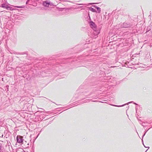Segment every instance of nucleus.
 <instances>
[{"label":"nucleus","instance_id":"obj_36","mask_svg":"<svg viewBox=\"0 0 152 152\" xmlns=\"http://www.w3.org/2000/svg\"><path fill=\"white\" fill-rule=\"evenodd\" d=\"M62 0H60V1H62Z\"/></svg>","mask_w":152,"mask_h":152},{"label":"nucleus","instance_id":"obj_24","mask_svg":"<svg viewBox=\"0 0 152 152\" xmlns=\"http://www.w3.org/2000/svg\"><path fill=\"white\" fill-rule=\"evenodd\" d=\"M97 101L96 100H92V102H97Z\"/></svg>","mask_w":152,"mask_h":152},{"label":"nucleus","instance_id":"obj_16","mask_svg":"<svg viewBox=\"0 0 152 152\" xmlns=\"http://www.w3.org/2000/svg\"><path fill=\"white\" fill-rule=\"evenodd\" d=\"M91 100V99H86V100H84V101L83 102H82L86 103V102H87V101H88V100H89V101H90Z\"/></svg>","mask_w":152,"mask_h":152},{"label":"nucleus","instance_id":"obj_7","mask_svg":"<svg viewBox=\"0 0 152 152\" xmlns=\"http://www.w3.org/2000/svg\"><path fill=\"white\" fill-rule=\"evenodd\" d=\"M7 10H18L17 9H14V8H12V7H10L9 6L8 7V8H7Z\"/></svg>","mask_w":152,"mask_h":152},{"label":"nucleus","instance_id":"obj_35","mask_svg":"<svg viewBox=\"0 0 152 152\" xmlns=\"http://www.w3.org/2000/svg\"><path fill=\"white\" fill-rule=\"evenodd\" d=\"M42 111H41V113H42Z\"/></svg>","mask_w":152,"mask_h":152},{"label":"nucleus","instance_id":"obj_18","mask_svg":"<svg viewBox=\"0 0 152 152\" xmlns=\"http://www.w3.org/2000/svg\"><path fill=\"white\" fill-rule=\"evenodd\" d=\"M133 101H131V102H128V103L126 104H125V105H126V104H130V103H133Z\"/></svg>","mask_w":152,"mask_h":152},{"label":"nucleus","instance_id":"obj_21","mask_svg":"<svg viewBox=\"0 0 152 152\" xmlns=\"http://www.w3.org/2000/svg\"><path fill=\"white\" fill-rule=\"evenodd\" d=\"M145 122H143L142 124H141V125L143 126V127H145V126H144V124H145Z\"/></svg>","mask_w":152,"mask_h":152},{"label":"nucleus","instance_id":"obj_15","mask_svg":"<svg viewBox=\"0 0 152 152\" xmlns=\"http://www.w3.org/2000/svg\"><path fill=\"white\" fill-rule=\"evenodd\" d=\"M88 17H89V21H91V17L90 16V14L89 12L88 13Z\"/></svg>","mask_w":152,"mask_h":152},{"label":"nucleus","instance_id":"obj_4","mask_svg":"<svg viewBox=\"0 0 152 152\" xmlns=\"http://www.w3.org/2000/svg\"><path fill=\"white\" fill-rule=\"evenodd\" d=\"M42 5L45 7H49L50 5V1L46 0L42 2Z\"/></svg>","mask_w":152,"mask_h":152},{"label":"nucleus","instance_id":"obj_19","mask_svg":"<svg viewBox=\"0 0 152 152\" xmlns=\"http://www.w3.org/2000/svg\"><path fill=\"white\" fill-rule=\"evenodd\" d=\"M142 144H143V145H144V147H145V148H149V147H146V146H145L144 145V143H143V140H142Z\"/></svg>","mask_w":152,"mask_h":152},{"label":"nucleus","instance_id":"obj_17","mask_svg":"<svg viewBox=\"0 0 152 152\" xmlns=\"http://www.w3.org/2000/svg\"><path fill=\"white\" fill-rule=\"evenodd\" d=\"M50 6H54V5L52 3H51L50 1Z\"/></svg>","mask_w":152,"mask_h":152},{"label":"nucleus","instance_id":"obj_11","mask_svg":"<svg viewBox=\"0 0 152 152\" xmlns=\"http://www.w3.org/2000/svg\"><path fill=\"white\" fill-rule=\"evenodd\" d=\"M150 128H149L147 130H146L145 132V133H144V134L143 135L142 137V139L143 138V137L145 136V135L146 133V132H147L150 129Z\"/></svg>","mask_w":152,"mask_h":152},{"label":"nucleus","instance_id":"obj_12","mask_svg":"<svg viewBox=\"0 0 152 152\" xmlns=\"http://www.w3.org/2000/svg\"><path fill=\"white\" fill-rule=\"evenodd\" d=\"M108 16L107 15H104V20H107L108 18Z\"/></svg>","mask_w":152,"mask_h":152},{"label":"nucleus","instance_id":"obj_31","mask_svg":"<svg viewBox=\"0 0 152 152\" xmlns=\"http://www.w3.org/2000/svg\"><path fill=\"white\" fill-rule=\"evenodd\" d=\"M1 144H0V149H1Z\"/></svg>","mask_w":152,"mask_h":152},{"label":"nucleus","instance_id":"obj_3","mask_svg":"<svg viewBox=\"0 0 152 152\" xmlns=\"http://www.w3.org/2000/svg\"><path fill=\"white\" fill-rule=\"evenodd\" d=\"M23 139L22 137L20 136H17L16 137V141L17 143L22 144L23 142Z\"/></svg>","mask_w":152,"mask_h":152},{"label":"nucleus","instance_id":"obj_2","mask_svg":"<svg viewBox=\"0 0 152 152\" xmlns=\"http://www.w3.org/2000/svg\"><path fill=\"white\" fill-rule=\"evenodd\" d=\"M89 23L90 27L94 31L96 32V35H97L100 33V31L98 29L97 26L95 23L92 21H89Z\"/></svg>","mask_w":152,"mask_h":152},{"label":"nucleus","instance_id":"obj_32","mask_svg":"<svg viewBox=\"0 0 152 152\" xmlns=\"http://www.w3.org/2000/svg\"><path fill=\"white\" fill-rule=\"evenodd\" d=\"M102 102V103H104V102Z\"/></svg>","mask_w":152,"mask_h":152},{"label":"nucleus","instance_id":"obj_6","mask_svg":"<svg viewBox=\"0 0 152 152\" xmlns=\"http://www.w3.org/2000/svg\"><path fill=\"white\" fill-rule=\"evenodd\" d=\"M8 5L6 4L5 3H3L1 4V7L2 8H5L7 9L8 7Z\"/></svg>","mask_w":152,"mask_h":152},{"label":"nucleus","instance_id":"obj_25","mask_svg":"<svg viewBox=\"0 0 152 152\" xmlns=\"http://www.w3.org/2000/svg\"><path fill=\"white\" fill-rule=\"evenodd\" d=\"M97 101L96 100H92V102H97Z\"/></svg>","mask_w":152,"mask_h":152},{"label":"nucleus","instance_id":"obj_5","mask_svg":"<svg viewBox=\"0 0 152 152\" xmlns=\"http://www.w3.org/2000/svg\"><path fill=\"white\" fill-rule=\"evenodd\" d=\"M93 6L95 7L97 11H98V13H100V12L101 10V9L99 7H98L96 5H94Z\"/></svg>","mask_w":152,"mask_h":152},{"label":"nucleus","instance_id":"obj_20","mask_svg":"<svg viewBox=\"0 0 152 152\" xmlns=\"http://www.w3.org/2000/svg\"><path fill=\"white\" fill-rule=\"evenodd\" d=\"M29 1H30V0H28L26 1V4H28V3Z\"/></svg>","mask_w":152,"mask_h":152},{"label":"nucleus","instance_id":"obj_27","mask_svg":"<svg viewBox=\"0 0 152 152\" xmlns=\"http://www.w3.org/2000/svg\"><path fill=\"white\" fill-rule=\"evenodd\" d=\"M95 3H90L89 4H90V5H92V4H94Z\"/></svg>","mask_w":152,"mask_h":152},{"label":"nucleus","instance_id":"obj_30","mask_svg":"<svg viewBox=\"0 0 152 152\" xmlns=\"http://www.w3.org/2000/svg\"><path fill=\"white\" fill-rule=\"evenodd\" d=\"M78 7L82 8V7H83L82 6L79 7Z\"/></svg>","mask_w":152,"mask_h":152},{"label":"nucleus","instance_id":"obj_1","mask_svg":"<svg viewBox=\"0 0 152 152\" xmlns=\"http://www.w3.org/2000/svg\"><path fill=\"white\" fill-rule=\"evenodd\" d=\"M132 26V23L126 21L123 23H120L116 26L118 28H130Z\"/></svg>","mask_w":152,"mask_h":152},{"label":"nucleus","instance_id":"obj_10","mask_svg":"<svg viewBox=\"0 0 152 152\" xmlns=\"http://www.w3.org/2000/svg\"><path fill=\"white\" fill-rule=\"evenodd\" d=\"M56 9L59 11H63V10L64 9V8H59V7H56Z\"/></svg>","mask_w":152,"mask_h":152},{"label":"nucleus","instance_id":"obj_33","mask_svg":"<svg viewBox=\"0 0 152 152\" xmlns=\"http://www.w3.org/2000/svg\"><path fill=\"white\" fill-rule=\"evenodd\" d=\"M149 31V30H148V31H146V32H147L148 31Z\"/></svg>","mask_w":152,"mask_h":152},{"label":"nucleus","instance_id":"obj_8","mask_svg":"<svg viewBox=\"0 0 152 152\" xmlns=\"http://www.w3.org/2000/svg\"><path fill=\"white\" fill-rule=\"evenodd\" d=\"M89 9L91 11L93 12H96V10L95 9H94V8H93L91 7H89Z\"/></svg>","mask_w":152,"mask_h":152},{"label":"nucleus","instance_id":"obj_29","mask_svg":"<svg viewBox=\"0 0 152 152\" xmlns=\"http://www.w3.org/2000/svg\"><path fill=\"white\" fill-rule=\"evenodd\" d=\"M46 112H46V111H44V113H46Z\"/></svg>","mask_w":152,"mask_h":152},{"label":"nucleus","instance_id":"obj_14","mask_svg":"<svg viewBox=\"0 0 152 152\" xmlns=\"http://www.w3.org/2000/svg\"><path fill=\"white\" fill-rule=\"evenodd\" d=\"M8 88H9V86H6V89L5 90V91H8Z\"/></svg>","mask_w":152,"mask_h":152},{"label":"nucleus","instance_id":"obj_22","mask_svg":"<svg viewBox=\"0 0 152 152\" xmlns=\"http://www.w3.org/2000/svg\"><path fill=\"white\" fill-rule=\"evenodd\" d=\"M39 134H40V133H39V134H38V135H37V136L36 137V138L35 139H36L37 138V137L39 136Z\"/></svg>","mask_w":152,"mask_h":152},{"label":"nucleus","instance_id":"obj_9","mask_svg":"<svg viewBox=\"0 0 152 152\" xmlns=\"http://www.w3.org/2000/svg\"><path fill=\"white\" fill-rule=\"evenodd\" d=\"M13 6L14 7H15L18 8H24L25 6Z\"/></svg>","mask_w":152,"mask_h":152},{"label":"nucleus","instance_id":"obj_34","mask_svg":"<svg viewBox=\"0 0 152 152\" xmlns=\"http://www.w3.org/2000/svg\"><path fill=\"white\" fill-rule=\"evenodd\" d=\"M148 150V149L146 150V151H145V152H146V151Z\"/></svg>","mask_w":152,"mask_h":152},{"label":"nucleus","instance_id":"obj_13","mask_svg":"<svg viewBox=\"0 0 152 152\" xmlns=\"http://www.w3.org/2000/svg\"><path fill=\"white\" fill-rule=\"evenodd\" d=\"M125 105V104L122 105H112L115 106V107H122L124 105Z\"/></svg>","mask_w":152,"mask_h":152},{"label":"nucleus","instance_id":"obj_28","mask_svg":"<svg viewBox=\"0 0 152 152\" xmlns=\"http://www.w3.org/2000/svg\"><path fill=\"white\" fill-rule=\"evenodd\" d=\"M133 104L135 105H138L136 103L134 102H133Z\"/></svg>","mask_w":152,"mask_h":152},{"label":"nucleus","instance_id":"obj_23","mask_svg":"<svg viewBox=\"0 0 152 152\" xmlns=\"http://www.w3.org/2000/svg\"><path fill=\"white\" fill-rule=\"evenodd\" d=\"M107 79H109L111 78V76H109V77H107Z\"/></svg>","mask_w":152,"mask_h":152},{"label":"nucleus","instance_id":"obj_26","mask_svg":"<svg viewBox=\"0 0 152 152\" xmlns=\"http://www.w3.org/2000/svg\"><path fill=\"white\" fill-rule=\"evenodd\" d=\"M83 4H77V5H83Z\"/></svg>","mask_w":152,"mask_h":152}]
</instances>
